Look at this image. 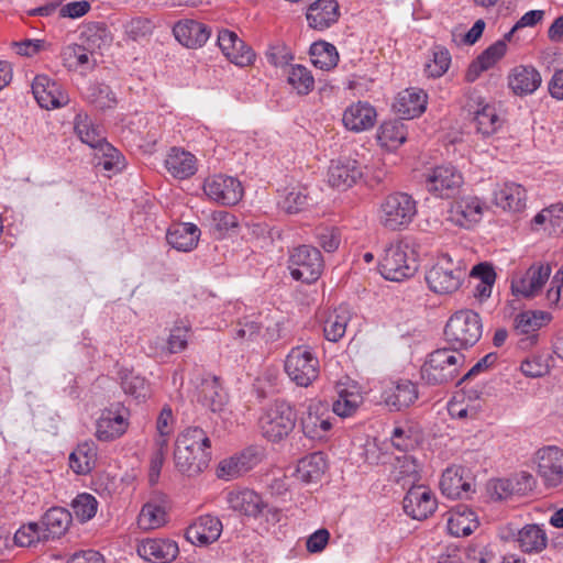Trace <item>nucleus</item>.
Segmentation results:
<instances>
[{
	"instance_id": "7",
	"label": "nucleus",
	"mask_w": 563,
	"mask_h": 563,
	"mask_svg": "<svg viewBox=\"0 0 563 563\" xmlns=\"http://www.w3.org/2000/svg\"><path fill=\"white\" fill-rule=\"evenodd\" d=\"M465 277V269L449 254L440 255L426 272V282L431 291L449 295L456 291Z\"/></svg>"
},
{
	"instance_id": "23",
	"label": "nucleus",
	"mask_w": 563,
	"mask_h": 563,
	"mask_svg": "<svg viewBox=\"0 0 563 563\" xmlns=\"http://www.w3.org/2000/svg\"><path fill=\"white\" fill-rule=\"evenodd\" d=\"M419 393L416 384L408 379L393 382L382 393L383 402L391 411H401L418 399Z\"/></svg>"
},
{
	"instance_id": "5",
	"label": "nucleus",
	"mask_w": 563,
	"mask_h": 563,
	"mask_svg": "<svg viewBox=\"0 0 563 563\" xmlns=\"http://www.w3.org/2000/svg\"><path fill=\"white\" fill-rule=\"evenodd\" d=\"M497 534L503 542H514L523 554L528 555L542 553L549 543L545 529L538 523H527L518 528L515 523L508 522L498 528Z\"/></svg>"
},
{
	"instance_id": "32",
	"label": "nucleus",
	"mask_w": 563,
	"mask_h": 563,
	"mask_svg": "<svg viewBox=\"0 0 563 563\" xmlns=\"http://www.w3.org/2000/svg\"><path fill=\"white\" fill-rule=\"evenodd\" d=\"M258 462V455L254 449H247L239 455L221 461L217 468V475L224 481H231L252 470Z\"/></svg>"
},
{
	"instance_id": "38",
	"label": "nucleus",
	"mask_w": 563,
	"mask_h": 563,
	"mask_svg": "<svg viewBox=\"0 0 563 563\" xmlns=\"http://www.w3.org/2000/svg\"><path fill=\"white\" fill-rule=\"evenodd\" d=\"M420 438L418 424L409 420L396 422L390 432L393 446L401 452L413 450L419 444Z\"/></svg>"
},
{
	"instance_id": "45",
	"label": "nucleus",
	"mask_w": 563,
	"mask_h": 563,
	"mask_svg": "<svg viewBox=\"0 0 563 563\" xmlns=\"http://www.w3.org/2000/svg\"><path fill=\"white\" fill-rule=\"evenodd\" d=\"M391 476L396 483L413 485L419 479V466L416 459L407 454L395 457Z\"/></svg>"
},
{
	"instance_id": "13",
	"label": "nucleus",
	"mask_w": 563,
	"mask_h": 563,
	"mask_svg": "<svg viewBox=\"0 0 563 563\" xmlns=\"http://www.w3.org/2000/svg\"><path fill=\"white\" fill-rule=\"evenodd\" d=\"M203 192L210 200L223 206H234L243 197L241 183L227 175H213L206 178Z\"/></svg>"
},
{
	"instance_id": "26",
	"label": "nucleus",
	"mask_w": 563,
	"mask_h": 563,
	"mask_svg": "<svg viewBox=\"0 0 563 563\" xmlns=\"http://www.w3.org/2000/svg\"><path fill=\"white\" fill-rule=\"evenodd\" d=\"M377 119L376 109L366 101H357L349 106L342 117L344 126L353 132L372 129Z\"/></svg>"
},
{
	"instance_id": "59",
	"label": "nucleus",
	"mask_w": 563,
	"mask_h": 563,
	"mask_svg": "<svg viewBox=\"0 0 563 563\" xmlns=\"http://www.w3.org/2000/svg\"><path fill=\"white\" fill-rule=\"evenodd\" d=\"M466 395L471 401H476L475 404H467L465 407L459 406L456 404L451 405L449 410L450 413L456 418H471L474 419L477 417L478 411L482 409V405L478 401L481 393L477 389H470L466 391Z\"/></svg>"
},
{
	"instance_id": "47",
	"label": "nucleus",
	"mask_w": 563,
	"mask_h": 563,
	"mask_svg": "<svg viewBox=\"0 0 563 563\" xmlns=\"http://www.w3.org/2000/svg\"><path fill=\"white\" fill-rule=\"evenodd\" d=\"M377 137L383 146L396 148L406 141L407 130L399 120L385 121L378 129Z\"/></svg>"
},
{
	"instance_id": "37",
	"label": "nucleus",
	"mask_w": 563,
	"mask_h": 563,
	"mask_svg": "<svg viewBox=\"0 0 563 563\" xmlns=\"http://www.w3.org/2000/svg\"><path fill=\"white\" fill-rule=\"evenodd\" d=\"M71 512L63 507L48 509L41 520V527L46 541L65 534L71 523Z\"/></svg>"
},
{
	"instance_id": "57",
	"label": "nucleus",
	"mask_w": 563,
	"mask_h": 563,
	"mask_svg": "<svg viewBox=\"0 0 563 563\" xmlns=\"http://www.w3.org/2000/svg\"><path fill=\"white\" fill-rule=\"evenodd\" d=\"M46 541L41 525L29 522L22 526L14 534V542L19 547H32L38 542Z\"/></svg>"
},
{
	"instance_id": "46",
	"label": "nucleus",
	"mask_w": 563,
	"mask_h": 563,
	"mask_svg": "<svg viewBox=\"0 0 563 563\" xmlns=\"http://www.w3.org/2000/svg\"><path fill=\"white\" fill-rule=\"evenodd\" d=\"M552 314L542 310H528L519 313L515 319V328L521 334L534 333L550 323Z\"/></svg>"
},
{
	"instance_id": "20",
	"label": "nucleus",
	"mask_w": 563,
	"mask_h": 563,
	"mask_svg": "<svg viewBox=\"0 0 563 563\" xmlns=\"http://www.w3.org/2000/svg\"><path fill=\"white\" fill-rule=\"evenodd\" d=\"M363 176L362 165L353 158L332 161L328 170V183L331 187L346 190L355 185Z\"/></svg>"
},
{
	"instance_id": "17",
	"label": "nucleus",
	"mask_w": 563,
	"mask_h": 563,
	"mask_svg": "<svg viewBox=\"0 0 563 563\" xmlns=\"http://www.w3.org/2000/svg\"><path fill=\"white\" fill-rule=\"evenodd\" d=\"M128 426V411L124 408L104 409L96 423V437L100 441H113L125 433Z\"/></svg>"
},
{
	"instance_id": "39",
	"label": "nucleus",
	"mask_w": 563,
	"mask_h": 563,
	"mask_svg": "<svg viewBox=\"0 0 563 563\" xmlns=\"http://www.w3.org/2000/svg\"><path fill=\"white\" fill-rule=\"evenodd\" d=\"M198 401L212 412H219L227 404V394L217 377L205 378L198 388Z\"/></svg>"
},
{
	"instance_id": "63",
	"label": "nucleus",
	"mask_w": 563,
	"mask_h": 563,
	"mask_svg": "<svg viewBox=\"0 0 563 563\" xmlns=\"http://www.w3.org/2000/svg\"><path fill=\"white\" fill-rule=\"evenodd\" d=\"M125 34L133 41H137L151 33L152 22L145 18H134L125 26Z\"/></svg>"
},
{
	"instance_id": "28",
	"label": "nucleus",
	"mask_w": 563,
	"mask_h": 563,
	"mask_svg": "<svg viewBox=\"0 0 563 563\" xmlns=\"http://www.w3.org/2000/svg\"><path fill=\"white\" fill-rule=\"evenodd\" d=\"M474 103L475 107L470 104V111L474 114L476 131L484 137L493 135L503 125V120L498 115L495 106L482 97H477Z\"/></svg>"
},
{
	"instance_id": "10",
	"label": "nucleus",
	"mask_w": 563,
	"mask_h": 563,
	"mask_svg": "<svg viewBox=\"0 0 563 563\" xmlns=\"http://www.w3.org/2000/svg\"><path fill=\"white\" fill-rule=\"evenodd\" d=\"M323 267L320 251L311 245L297 246L289 254L288 268L296 280L313 283L321 276Z\"/></svg>"
},
{
	"instance_id": "54",
	"label": "nucleus",
	"mask_w": 563,
	"mask_h": 563,
	"mask_svg": "<svg viewBox=\"0 0 563 563\" xmlns=\"http://www.w3.org/2000/svg\"><path fill=\"white\" fill-rule=\"evenodd\" d=\"M75 518L84 523L92 519L98 509V501L95 496L88 493L79 494L70 504Z\"/></svg>"
},
{
	"instance_id": "64",
	"label": "nucleus",
	"mask_w": 563,
	"mask_h": 563,
	"mask_svg": "<svg viewBox=\"0 0 563 563\" xmlns=\"http://www.w3.org/2000/svg\"><path fill=\"white\" fill-rule=\"evenodd\" d=\"M508 40L501 38L488 46L478 57L492 68L505 54L507 51L506 42Z\"/></svg>"
},
{
	"instance_id": "1",
	"label": "nucleus",
	"mask_w": 563,
	"mask_h": 563,
	"mask_svg": "<svg viewBox=\"0 0 563 563\" xmlns=\"http://www.w3.org/2000/svg\"><path fill=\"white\" fill-rule=\"evenodd\" d=\"M211 461V440L200 427H188L177 435L174 450L176 468L184 475L202 473Z\"/></svg>"
},
{
	"instance_id": "4",
	"label": "nucleus",
	"mask_w": 563,
	"mask_h": 563,
	"mask_svg": "<svg viewBox=\"0 0 563 563\" xmlns=\"http://www.w3.org/2000/svg\"><path fill=\"white\" fill-rule=\"evenodd\" d=\"M380 274L385 279L401 282L415 275L418 263L409 244L390 243L379 261Z\"/></svg>"
},
{
	"instance_id": "40",
	"label": "nucleus",
	"mask_w": 563,
	"mask_h": 563,
	"mask_svg": "<svg viewBox=\"0 0 563 563\" xmlns=\"http://www.w3.org/2000/svg\"><path fill=\"white\" fill-rule=\"evenodd\" d=\"M74 129L80 141L96 151L102 147L103 144L108 143L102 129L99 125H96L84 112L76 114L74 119Z\"/></svg>"
},
{
	"instance_id": "24",
	"label": "nucleus",
	"mask_w": 563,
	"mask_h": 563,
	"mask_svg": "<svg viewBox=\"0 0 563 563\" xmlns=\"http://www.w3.org/2000/svg\"><path fill=\"white\" fill-rule=\"evenodd\" d=\"M218 45L224 56L238 66H249L254 60L255 54L252 48L232 31H220L218 34Z\"/></svg>"
},
{
	"instance_id": "58",
	"label": "nucleus",
	"mask_w": 563,
	"mask_h": 563,
	"mask_svg": "<svg viewBox=\"0 0 563 563\" xmlns=\"http://www.w3.org/2000/svg\"><path fill=\"white\" fill-rule=\"evenodd\" d=\"M81 35L92 49L109 45L112 40L107 25L100 22L89 25Z\"/></svg>"
},
{
	"instance_id": "50",
	"label": "nucleus",
	"mask_w": 563,
	"mask_h": 563,
	"mask_svg": "<svg viewBox=\"0 0 563 563\" xmlns=\"http://www.w3.org/2000/svg\"><path fill=\"white\" fill-rule=\"evenodd\" d=\"M350 321V313L345 308L334 310L324 321L323 333L328 341H340L345 332Z\"/></svg>"
},
{
	"instance_id": "12",
	"label": "nucleus",
	"mask_w": 563,
	"mask_h": 563,
	"mask_svg": "<svg viewBox=\"0 0 563 563\" xmlns=\"http://www.w3.org/2000/svg\"><path fill=\"white\" fill-rule=\"evenodd\" d=\"M464 183L461 172L453 165H440L424 174V186L435 197L449 199L455 197Z\"/></svg>"
},
{
	"instance_id": "33",
	"label": "nucleus",
	"mask_w": 563,
	"mask_h": 563,
	"mask_svg": "<svg viewBox=\"0 0 563 563\" xmlns=\"http://www.w3.org/2000/svg\"><path fill=\"white\" fill-rule=\"evenodd\" d=\"M340 16L336 0H317L307 10V21L314 30H325L334 24Z\"/></svg>"
},
{
	"instance_id": "19",
	"label": "nucleus",
	"mask_w": 563,
	"mask_h": 563,
	"mask_svg": "<svg viewBox=\"0 0 563 563\" xmlns=\"http://www.w3.org/2000/svg\"><path fill=\"white\" fill-rule=\"evenodd\" d=\"M32 93L40 107L45 109L60 108L69 101L62 86L46 75L35 76L32 82Z\"/></svg>"
},
{
	"instance_id": "29",
	"label": "nucleus",
	"mask_w": 563,
	"mask_h": 563,
	"mask_svg": "<svg viewBox=\"0 0 563 563\" xmlns=\"http://www.w3.org/2000/svg\"><path fill=\"white\" fill-rule=\"evenodd\" d=\"M225 500L233 511L254 518L261 515L266 506L257 493L246 488L228 492Z\"/></svg>"
},
{
	"instance_id": "11",
	"label": "nucleus",
	"mask_w": 563,
	"mask_h": 563,
	"mask_svg": "<svg viewBox=\"0 0 563 563\" xmlns=\"http://www.w3.org/2000/svg\"><path fill=\"white\" fill-rule=\"evenodd\" d=\"M334 421L329 405L319 399L310 400L299 419L302 433L313 441H325Z\"/></svg>"
},
{
	"instance_id": "22",
	"label": "nucleus",
	"mask_w": 563,
	"mask_h": 563,
	"mask_svg": "<svg viewBox=\"0 0 563 563\" xmlns=\"http://www.w3.org/2000/svg\"><path fill=\"white\" fill-rule=\"evenodd\" d=\"M437 509V499L432 492L422 485L412 486L404 498V510L413 519L423 520Z\"/></svg>"
},
{
	"instance_id": "27",
	"label": "nucleus",
	"mask_w": 563,
	"mask_h": 563,
	"mask_svg": "<svg viewBox=\"0 0 563 563\" xmlns=\"http://www.w3.org/2000/svg\"><path fill=\"white\" fill-rule=\"evenodd\" d=\"M495 205L505 211L519 213L526 209L527 191L526 189L512 181H506L497 185L494 190Z\"/></svg>"
},
{
	"instance_id": "62",
	"label": "nucleus",
	"mask_w": 563,
	"mask_h": 563,
	"mask_svg": "<svg viewBox=\"0 0 563 563\" xmlns=\"http://www.w3.org/2000/svg\"><path fill=\"white\" fill-rule=\"evenodd\" d=\"M122 388L125 394L135 398H145L147 395V384L145 378L139 375L125 376L122 380Z\"/></svg>"
},
{
	"instance_id": "8",
	"label": "nucleus",
	"mask_w": 563,
	"mask_h": 563,
	"mask_svg": "<svg viewBox=\"0 0 563 563\" xmlns=\"http://www.w3.org/2000/svg\"><path fill=\"white\" fill-rule=\"evenodd\" d=\"M284 368L290 380L300 387L310 386L320 373L319 360L308 345L292 347L285 358Z\"/></svg>"
},
{
	"instance_id": "6",
	"label": "nucleus",
	"mask_w": 563,
	"mask_h": 563,
	"mask_svg": "<svg viewBox=\"0 0 563 563\" xmlns=\"http://www.w3.org/2000/svg\"><path fill=\"white\" fill-rule=\"evenodd\" d=\"M417 214L416 200L406 192L386 196L379 207L380 224L391 231L406 229Z\"/></svg>"
},
{
	"instance_id": "61",
	"label": "nucleus",
	"mask_w": 563,
	"mask_h": 563,
	"mask_svg": "<svg viewBox=\"0 0 563 563\" xmlns=\"http://www.w3.org/2000/svg\"><path fill=\"white\" fill-rule=\"evenodd\" d=\"M316 238L319 245L325 252H334L338 250L341 239L336 229L334 228H319L316 232Z\"/></svg>"
},
{
	"instance_id": "52",
	"label": "nucleus",
	"mask_w": 563,
	"mask_h": 563,
	"mask_svg": "<svg viewBox=\"0 0 563 563\" xmlns=\"http://www.w3.org/2000/svg\"><path fill=\"white\" fill-rule=\"evenodd\" d=\"M287 82L301 96L308 95L314 88V78L311 71L300 64L290 66Z\"/></svg>"
},
{
	"instance_id": "60",
	"label": "nucleus",
	"mask_w": 563,
	"mask_h": 563,
	"mask_svg": "<svg viewBox=\"0 0 563 563\" xmlns=\"http://www.w3.org/2000/svg\"><path fill=\"white\" fill-rule=\"evenodd\" d=\"M307 195L301 189L291 188L279 205L287 213H297L307 206Z\"/></svg>"
},
{
	"instance_id": "2",
	"label": "nucleus",
	"mask_w": 563,
	"mask_h": 563,
	"mask_svg": "<svg viewBox=\"0 0 563 563\" xmlns=\"http://www.w3.org/2000/svg\"><path fill=\"white\" fill-rule=\"evenodd\" d=\"M482 332L479 314L470 309L456 311L444 328L445 341L454 351L473 346L481 339Z\"/></svg>"
},
{
	"instance_id": "42",
	"label": "nucleus",
	"mask_w": 563,
	"mask_h": 563,
	"mask_svg": "<svg viewBox=\"0 0 563 563\" xmlns=\"http://www.w3.org/2000/svg\"><path fill=\"white\" fill-rule=\"evenodd\" d=\"M97 462V446L93 442H82L69 454V467L78 475L91 472Z\"/></svg>"
},
{
	"instance_id": "48",
	"label": "nucleus",
	"mask_w": 563,
	"mask_h": 563,
	"mask_svg": "<svg viewBox=\"0 0 563 563\" xmlns=\"http://www.w3.org/2000/svg\"><path fill=\"white\" fill-rule=\"evenodd\" d=\"M95 161L96 167L108 173V176L121 172L124 167V158L110 143L103 144L96 152Z\"/></svg>"
},
{
	"instance_id": "31",
	"label": "nucleus",
	"mask_w": 563,
	"mask_h": 563,
	"mask_svg": "<svg viewBox=\"0 0 563 563\" xmlns=\"http://www.w3.org/2000/svg\"><path fill=\"white\" fill-rule=\"evenodd\" d=\"M175 38L188 48L201 47L209 40L211 30L195 20H183L173 27Z\"/></svg>"
},
{
	"instance_id": "56",
	"label": "nucleus",
	"mask_w": 563,
	"mask_h": 563,
	"mask_svg": "<svg viewBox=\"0 0 563 563\" xmlns=\"http://www.w3.org/2000/svg\"><path fill=\"white\" fill-rule=\"evenodd\" d=\"M450 65V52L443 46H435L432 51V59L426 64L424 71L428 77L439 78L448 71Z\"/></svg>"
},
{
	"instance_id": "18",
	"label": "nucleus",
	"mask_w": 563,
	"mask_h": 563,
	"mask_svg": "<svg viewBox=\"0 0 563 563\" xmlns=\"http://www.w3.org/2000/svg\"><path fill=\"white\" fill-rule=\"evenodd\" d=\"M136 551L143 560L151 563H172L179 554L176 541L161 538L141 540Z\"/></svg>"
},
{
	"instance_id": "51",
	"label": "nucleus",
	"mask_w": 563,
	"mask_h": 563,
	"mask_svg": "<svg viewBox=\"0 0 563 563\" xmlns=\"http://www.w3.org/2000/svg\"><path fill=\"white\" fill-rule=\"evenodd\" d=\"M87 100L100 110L112 109L117 106L115 93L102 82H92L86 90Z\"/></svg>"
},
{
	"instance_id": "49",
	"label": "nucleus",
	"mask_w": 563,
	"mask_h": 563,
	"mask_svg": "<svg viewBox=\"0 0 563 563\" xmlns=\"http://www.w3.org/2000/svg\"><path fill=\"white\" fill-rule=\"evenodd\" d=\"M91 51L84 45L70 44L62 49L60 58L63 65L69 70L79 68H91L90 65Z\"/></svg>"
},
{
	"instance_id": "34",
	"label": "nucleus",
	"mask_w": 563,
	"mask_h": 563,
	"mask_svg": "<svg viewBox=\"0 0 563 563\" xmlns=\"http://www.w3.org/2000/svg\"><path fill=\"white\" fill-rule=\"evenodd\" d=\"M483 214V205L477 197H462L456 200L450 210L451 220L463 228H471L477 223Z\"/></svg>"
},
{
	"instance_id": "53",
	"label": "nucleus",
	"mask_w": 563,
	"mask_h": 563,
	"mask_svg": "<svg viewBox=\"0 0 563 563\" xmlns=\"http://www.w3.org/2000/svg\"><path fill=\"white\" fill-rule=\"evenodd\" d=\"M478 522L474 518L472 510L465 509L463 512L456 511L448 520V529L452 536L466 537L473 533Z\"/></svg>"
},
{
	"instance_id": "16",
	"label": "nucleus",
	"mask_w": 563,
	"mask_h": 563,
	"mask_svg": "<svg viewBox=\"0 0 563 563\" xmlns=\"http://www.w3.org/2000/svg\"><path fill=\"white\" fill-rule=\"evenodd\" d=\"M471 473L460 465H451L444 470L440 479V489L450 499L468 498L472 488Z\"/></svg>"
},
{
	"instance_id": "25",
	"label": "nucleus",
	"mask_w": 563,
	"mask_h": 563,
	"mask_svg": "<svg viewBox=\"0 0 563 563\" xmlns=\"http://www.w3.org/2000/svg\"><path fill=\"white\" fill-rule=\"evenodd\" d=\"M507 80L514 95L525 97L532 95L541 86L542 77L533 66L518 65L509 71Z\"/></svg>"
},
{
	"instance_id": "21",
	"label": "nucleus",
	"mask_w": 563,
	"mask_h": 563,
	"mask_svg": "<svg viewBox=\"0 0 563 563\" xmlns=\"http://www.w3.org/2000/svg\"><path fill=\"white\" fill-rule=\"evenodd\" d=\"M222 529V522L218 517L203 515L186 529L185 538L194 545L206 547L220 538Z\"/></svg>"
},
{
	"instance_id": "55",
	"label": "nucleus",
	"mask_w": 563,
	"mask_h": 563,
	"mask_svg": "<svg viewBox=\"0 0 563 563\" xmlns=\"http://www.w3.org/2000/svg\"><path fill=\"white\" fill-rule=\"evenodd\" d=\"M362 404V396L357 393L341 390L338 399L332 404V412L341 418L353 416Z\"/></svg>"
},
{
	"instance_id": "41",
	"label": "nucleus",
	"mask_w": 563,
	"mask_h": 563,
	"mask_svg": "<svg viewBox=\"0 0 563 563\" xmlns=\"http://www.w3.org/2000/svg\"><path fill=\"white\" fill-rule=\"evenodd\" d=\"M327 468V461L321 452L308 454L298 461L295 476L302 483H314L321 479Z\"/></svg>"
},
{
	"instance_id": "30",
	"label": "nucleus",
	"mask_w": 563,
	"mask_h": 563,
	"mask_svg": "<svg viewBox=\"0 0 563 563\" xmlns=\"http://www.w3.org/2000/svg\"><path fill=\"white\" fill-rule=\"evenodd\" d=\"M427 103L428 96L422 89L407 88L397 95L393 108L404 119H413L426 111Z\"/></svg>"
},
{
	"instance_id": "9",
	"label": "nucleus",
	"mask_w": 563,
	"mask_h": 563,
	"mask_svg": "<svg viewBox=\"0 0 563 563\" xmlns=\"http://www.w3.org/2000/svg\"><path fill=\"white\" fill-rule=\"evenodd\" d=\"M297 415L290 404L277 400L260 418L263 437L272 442H280L294 430Z\"/></svg>"
},
{
	"instance_id": "36",
	"label": "nucleus",
	"mask_w": 563,
	"mask_h": 563,
	"mask_svg": "<svg viewBox=\"0 0 563 563\" xmlns=\"http://www.w3.org/2000/svg\"><path fill=\"white\" fill-rule=\"evenodd\" d=\"M200 233L194 223H179L168 229L166 240L173 249L190 252L197 246Z\"/></svg>"
},
{
	"instance_id": "15",
	"label": "nucleus",
	"mask_w": 563,
	"mask_h": 563,
	"mask_svg": "<svg viewBox=\"0 0 563 563\" xmlns=\"http://www.w3.org/2000/svg\"><path fill=\"white\" fill-rule=\"evenodd\" d=\"M538 474L550 487L559 486L563 481V450L547 446L537 452Z\"/></svg>"
},
{
	"instance_id": "43",
	"label": "nucleus",
	"mask_w": 563,
	"mask_h": 563,
	"mask_svg": "<svg viewBox=\"0 0 563 563\" xmlns=\"http://www.w3.org/2000/svg\"><path fill=\"white\" fill-rule=\"evenodd\" d=\"M167 522V510L163 501L150 500L143 505L139 517L137 526L142 530H154Z\"/></svg>"
},
{
	"instance_id": "14",
	"label": "nucleus",
	"mask_w": 563,
	"mask_h": 563,
	"mask_svg": "<svg viewBox=\"0 0 563 563\" xmlns=\"http://www.w3.org/2000/svg\"><path fill=\"white\" fill-rule=\"evenodd\" d=\"M552 273L549 263H534L523 275L511 283L512 292L525 298H533L540 294Z\"/></svg>"
},
{
	"instance_id": "44",
	"label": "nucleus",
	"mask_w": 563,
	"mask_h": 563,
	"mask_svg": "<svg viewBox=\"0 0 563 563\" xmlns=\"http://www.w3.org/2000/svg\"><path fill=\"white\" fill-rule=\"evenodd\" d=\"M309 53L313 66L322 70H330L338 65L339 53L331 43L324 41L314 42L310 46Z\"/></svg>"
},
{
	"instance_id": "3",
	"label": "nucleus",
	"mask_w": 563,
	"mask_h": 563,
	"mask_svg": "<svg viewBox=\"0 0 563 563\" xmlns=\"http://www.w3.org/2000/svg\"><path fill=\"white\" fill-rule=\"evenodd\" d=\"M464 361V355L453 349H438L422 365L421 377L429 385L448 384L457 377Z\"/></svg>"
},
{
	"instance_id": "35",
	"label": "nucleus",
	"mask_w": 563,
	"mask_h": 563,
	"mask_svg": "<svg viewBox=\"0 0 563 563\" xmlns=\"http://www.w3.org/2000/svg\"><path fill=\"white\" fill-rule=\"evenodd\" d=\"M168 173L177 179H187L197 172V158L191 153L173 147L165 159Z\"/></svg>"
}]
</instances>
